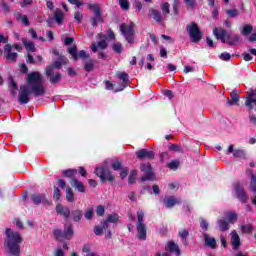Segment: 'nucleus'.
Masks as SVG:
<instances>
[{
  "mask_svg": "<svg viewBox=\"0 0 256 256\" xmlns=\"http://www.w3.org/2000/svg\"><path fill=\"white\" fill-rule=\"evenodd\" d=\"M168 167L170 169H177L179 167V161L173 160L172 162L168 163Z\"/></svg>",
  "mask_w": 256,
  "mask_h": 256,
  "instance_id": "nucleus-58",
  "label": "nucleus"
},
{
  "mask_svg": "<svg viewBox=\"0 0 256 256\" xmlns=\"http://www.w3.org/2000/svg\"><path fill=\"white\" fill-rule=\"evenodd\" d=\"M226 217L228 219V222H230L232 224L237 221V213H235V212H228L226 214Z\"/></svg>",
  "mask_w": 256,
  "mask_h": 256,
  "instance_id": "nucleus-41",
  "label": "nucleus"
},
{
  "mask_svg": "<svg viewBox=\"0 0 256 256\" xmlns=\"http://www.w3.org/2000/svg\"><path fill=\"white\" fill-rule=\"evenodd\" d=\"M78 59H89V54L85 50H81L78 53Z\"/></svg>",
  "mask_w": 256,
  "mask_h": 256,
  "instance_id": "nucleus-55",
  "label": "nucleus"
},
{
  "mask_svg": "<svg viewBox=\"0 0 256 256\" xmlns=\"http://www.w3.org/2000/svg\"><path fill=\"white\" fill-rule=\"evenodd\" d=\"M74 231L73 226H64V231L61 229L54 230V237L57 241H65L67 239L68 241L70 239H73Z\"/></svg>",
  "mask_w": 256,
  "mask_h": 256,
  "instance_id": "nucleus-6",
  "label": "nucleus"
},
{
  "mask_svg": "<svg viewBox=\"0 0 256 256\" xmlns=\"http://www.w3.org/2000/svg\"><path fill=\"white\" fill-rule=\"evenodd\" d=\"M56 213L58 215H62L65 219H69V217H71V210H69V207L63 206L62 204H58L56 206Z\"/></svg>",
  "mask_w": 256,
  "mask_h": 256,
  "instance_id": "nucleus-19",
  "label": "nucleus"
},
{
  "mask_svg": "<svg viewBox=\"0 0 256 256\" xmlns=\"http://www.w3.org/2000/svg\"><path fill=\"white\" fill-rule=\"evenodd\" d=\"M64 177H68L69 179H73L75 175H77V170L75 169H68L63 171Z\"/></svg>",
  "mask_w": 256,
  "mask_h": 256,
  "instance_id": "nucleus-37",
  "label": "nucleus"
},
{
  "mask_svg": "<svg viewBox=\"0 0 256 256\" xmlns=\"http://www.w3.org/2000/svg\"><path fill=\"white\" fill-rule=\"evenodd\" d=\"M26 63H29L30 65L35 64V58L30 53L27 54V60Z\"/></svg>",
  "mask_w": 256,
  "mask_h": 256,
  "instance_id": "nucleus-59",
  "label": "nucleus"
},
{
  "mask_svg": "<svg viewBox=\"0 0 256 256\" xmlns=\"http://www.w3.org/2000/svg\"><path fill=\"white\" fill-rule=\"evenodd\" d=\"M127 175H129V170L127 168H122V171L120 173L121 179H125V177H127Z\"/></svg>",
  "mask_w": 256,
  "mask_h": 256,
  "instance_id": "nucleus-61",
  "label": "nucleus"
},
{
  "mask_svg": "<svg viewBox=\"0 0 256 256\" xmlns=\"http://www.w3.org/2000/svg\"><path fill=\"white\" fill-rule=\"evenodd\" d=\"M233 156L238 159H243L245 157V151L242 149H235Z\"/></svg>",
  "mask_w": 256,
  "mask_h": 256,
  "instance_id": "nucleus-47",
  "label": "nucleus"
},
{
  "mask_svg": "<svg viewBox=\"0 0 256 256\" xmlns=\"http://www.w3.org/2000/svg\"><path fill=\"white\" fill-rule=\"evenodd\" d=\"M180 203L181 201L175 199V197L173 196H168L163 199V204L165 205V207H167V209H171L176 205H180Z\"/></svg>",
  "mask_w": 256,
  "mask_h": 256,
  "instance_id": "nucleus-20",
  "label": "nucleus"
},
{
  "mask_svg": "<svg viewBox=\"0 0 256 256\" xmlns=\"http://www.w3.org/2000/svg\"><path fill=\"white\" fill-rule=\"evenodd\" d=\"M246 173L251 177L250 190L252 191V193L255 194L254 197L250 198V200L252 201V204H254L256 207V175L253 174V171L249 168L246 169Z\"/></svg>",
  "mask_w": 256,
  "mask_h": 256,
  "instance_id": "nucleus-13",
  "label": "nucleus"
},
{
  "mask_svg": "<svg viewBox=\"0 0 256 256\" xmlns=\"http://www.w3.org/2000/svg\"><path fill=\"white\" fill-rule=\"evenodd\" d=\"M135 24L131 23L130 25H127L126 23H123L120 25V31L122 35H124L127 43H130L133 45L135 43V38L133 35H135Z\"/></svg>",
  "mask_w": 256,
  "mask_h": 256,
  "instance_id": "nucleus-7",
  "label": "nucleus"
},
{
  "mask_svg": "<svg viewBox=\"0 0 256 256\" xmlns=\"http://www.w3.org/2000/svg\"><path fill=\"white\" fill-rule=\"evenodd\" d=\"M204 241L207 247H210V249H216L217 240H215V238H211L209 234H204Z\"/></svg>",
  "mask_w": 256,
  "mask_h": 256,
  "instance_id": "nucleus-24",
  "label": "nucleus"
},
{
  "mask_svg": "<svg viewBox=\"0 0 256 256\" xmlns=\"http://www.w3.org/2000/svg\"><path fill=\"white\" fill-rule=\"evenodd\" d=\"M112 49L113 51H115V53H121V51H123V45H121V43H115L112 45Z\"/></svg>",
  "mask_w": 256,
  "mask_h": 256,
  "instance_id": "nucleus-49",
  "label": "nucleus"
},
{
  "mask_svg": "<svg viewBox=\"0 0 256 256\" xmlns=\"http://www.w3.org/2000/svg\"><path fill=\"white\" fill-rule=\"evenodd\" d=\"M27 83L30 85L31 90H29V86L27 85L20 86L18 95L20 105H27V103L31 101V93H33L35 97H43L46 93L45 86H43V77H41L39 72H31L28 74Z\"/></svg>",
  "mask_w": 256,
  "mask_h": 256,
  "instance_id": "nucleus-1",
  "label": "nucleus"
},
{
  "mask_svg": "<svg viewBox=\"0 0 256 256\" xmlns=\"http://www.w3.org/2000/svg\"><path fill=\"white\" fill-rule=\"evenodd\" d=\"M119 221V215L117 214H110L108 218L101 222L100 226L94 227V234L97 236L103 235V231L109 229V223H117Z\"/></svg>",
  "mask_w": 256,
  "mask_h": 256,
  "instance_id": "nucleus-5",
  "label": "nucleus"
},
{
  "mask_svg": "<svg viewBox=\"0 0 256 256\" xmlns=\"http://www.w3.org/2000/svg\"><path fill=\"white\" fill-rule=\"evenodd\" d=\"M71 216L74 223H79L83 219V211L77 209L71 212Z\"/></svg>",
  "mask_w": 256,
  "mask_h": 256,
  "instance_id": "nucleus-29",
  "label": "nucleus"
},
{
  "mask_svg": "<svg viewBox=\"0 0 256 256\" xmlns=\"http://www.w3.org/2000/svg\"><path fill=\"white\" fill-rule=\"evenodd\" d=\"M231 245L235 251L241 247V238L235 230L231 232Z\"/></svg>",
  "mask_w": 256,
  "mask_h": 256,
  "instance_id": "nucleus-21",
  "label": "nucleus"
},
{
  "mask_svg": "<svg viewBox=\"0 0 256 256\" xmlns=\"http://www.w3.org/2000/svg\"><path fill=\"white\" fill-rule=\"evenodd\" d=\"M167 249L171 253H175L176 256H181V249H179V245H177L175 242L173 241L168 242Z\"/></svg>",
  "mask_w": 256,
  "mask_h": 256,
  "instance_id": "nucleus-26",
  "label": "nucleus"
},
{
  "mask_svg": "<svg viewBox=\"0 0 256 256\" xmlns=\"http://www.w3.org/2000/svg\"><path fill=\"white\" fill-rule=\"evenodd\" d=\"M68 53L73 57L75 61L79 59L78 53H77V46H72L68 48Z\"/></svg>",
  "mask_w": 256,
  "mask_h": 256,
  "instance_id": "nucleus-39",
  "label": "nucleus"
},
{
  "mask_svg": "<svg viewBox=\"0 0 256 256\" xmlns=\"http://www.w3.org/2000/svg\"><path fill=\"white\" fill-rule=\"evenodd\" d=\"M95 17L90 19L92 26L97 27V23H103V13L100 12L99 14H94Z\"/></svg>",
  "mask_w": 256,
  "mask_h": 256,
  "instance_id": "nucleus-31",
  "label": "nucleus"
},
{
  "mask_svg": "<svg viewBox=\"0 0 256 256\" xmlns=\"http://www.w3.org/2000/svg\"><path fill=\"white\" fill-rule=\"evenodd\" d=\"M11 49H13V46H11V44H7L4 47V51H5V53H7L6 59L8 61H10L11 63H16L17 57H19V55L17 54V52H11Z\"/></svg>",
  "mask_w": 256,
  "mask_h": 256,
  "instance_id": "nucleus-14",
  "label": "nucleus"
},
{
  "mask_svg": "<svg viewBox=\"0 0 256 256\" xmlns=\"http://www.w3.org/2000/svg\"><path fill=\"white\" fill-rule=\"evenodd\" d=\"M30 199L34 205H40V203H46V205H51L49 200L45 199V195L43 194H32Z\"/></svg>",
  "mask_w": 256,
  "mask_h": 256,
  "instance_id": "nucleus-17",
  "label": "nucleus"
},
{
  "mask_svg": "<svg viewBox=\"0 0 256 256\" xmlns=\"http://www.w3.org/2000/svg\"><path fill=\"white\" fill-rule=\"evenodd\" d=\"M186 30L190 36V39H192V43H199V41L203 39V33H201V30L199 29V26H197V23L192 22L186 27Z\"/></svg>",
  "mask_w": 256,
  "mask_h": 256,
  "instance_id": "nucleus-9",
  "label": "nucleus"
},
{
  "mask_svg": "<svg viewBox=\"0 0 256 256\" xmlns=\"http://www.w3.org/2000/svg\"><path fill=\"white\" fill-rule=\"evenodd\" d=\"M54 199L55 201H59L61 199V190H59L57 186H54Z\"/></svg>",
  "mask_w": 256,
  "mask_h": 256,
  "instance_id": "nucleus-50",
  "label": "nucleus"
},
{
  "mask_svg": "<svg viewBox=\"0 0 256 256\" xmlns=\"http://www.w3.org/2000/svg\"><path fill=\"white\" fill-rule=\"evenodd\" d=\"M75 41V38L73 37H67L64 40V45H71V43H73Z\"/></svg>",
  "mask_w": 256,
  "mask_h": 256,
  "instance_id": "nucleus-62",
  "label": "nucleus"
},
{
  "mask_svg": "<svg viewBox=\"0 0 256 256\" xmlns=\"http://www.w3.org/2000/svg\"><path fill=\"white\" fill-rule=\"evenodd\" d=\"M169 150L175 151L176 153H183V147H181V145L178 144H171L169 146Z\"/></svg>",
  "mask_w": 256,
  "mask_h": 256,
  "instance_id": "nucleus-44",
  "label": "nucleus"
},
{
  "mask_svg": "<svg viewBox=\"0 0 256 256\" xmlns=\"http://www.w3.org/2000/svg\"><path fill=\"white\" fill-rule=\"evenodd\" d=\"M179 235H180L181 239H187V237H189V231L182 230L179 232Z\"/></svg>",
  "mask_w": 256,
  "mask_h": 256,
  "instance_id": "nucleus-60",
  "label": "nucleus"
},
{
  "mask_svg": "<svg viewBox=\"0 0 256 256\" xmlns=\"http://www.w3.org/2000/svg\"><path fill=\"white\" fill-rule=\"evenodd\" d=\"M243 233H251L253 231V226L251 224L249 225H243L241 226Z\"/></svg>",
  "mask_w": 256,
  "mask_h": 256,
  "instance_id": "nucleus-52",
  "label": "nucleus"
},
{
  "mask_svg": "<svg viewBox=\"0 0 256 256\" xmlns=\"http://www.w3.org/2000/svg\"><path fill=\"white\" fill-rule=\"evenodd\" d=\"M22 43H23L25 49H27L28 51H31V53H35L36 48H35V44L33 42L27 40V38H23Z\"/></svg>",
  "mask_w": 256,
  "mask_h": 256,
  "instance_id": "nucleus-30",
  "label": "nucleus"
},
{
  "mask_svg": "<svg viewBox=\"0 0 256 256\" xmlns=\"http://www.w3.org/2000/svg\"><path fill=\"white\" fill-rule=\"evenodd\" d=\"M74 19L77 21V23H81L83 19V14L79 11L75 12Z\"/></svg>",
  "mask_w": 256,
  "mask_h": 256,
  "instance_id": "nucleus-57",
  "label": "nucleus"
},
{
  "mask_svg": "<svg viewBox=\"0 0 256 256\" xmlns=\"http://www.w3.org/2000/svg\"><path fill=\"white\" fill-rule=\"evenodd\" d=\"M70 185L72 187H75L79 191V193H85V186L83 185V182H79L76 178H72L70 181Z\"/></svg>",
  "mask_w": 256,
  "mask_h": 256,
  "instance_id": "nucleus-25",
  "label": "nucleus"
},
{
  "mask_svg": "<svg viewBox=\"0 0 256 256\" xmlns=\"http://www.w3.org/2000/svg\"><path fill=\"white\" fill-rule=\"evenodd\" d=\"M99 39H101V41H99L98 43H92L91 45V50L93 51V53H97L98 49H107V47L109 46V44H107V36L103 35V34H98Z\"/></svg>",
  "mask_w": 256,
  "mask_h": 256,
  "instance_id": "nucleus-12",
  "label": "nucleus"
},
{
  "mask_svg": "<svg viewBox=\"0 0 256 256\" xmlns=\"http://www.w3.org/2000/svg\"><path fill=\"white\" fill-rule=\"evenodd\" d=\"M69 60L65 56H60V61H55L53 64H50L46 67L45 73L47 77H51L53 75L55 69H61L63 65H67Z\"/></svg>",
  "mask_w": 256,
  "mask_h": 256,
  "instance_id": "nucleus-10",
  "label": "nucleus"
},
{
  "mask_svg": "<svg viewBox=\"0 0 256 256\" xmlns=\"http://www.w3.org/2000/svg\"><path fill=\"white\" fill-rule=\"evenodd\" d=\"M55 256H65V252L61 249L58 248L55 252H54Z\"/></svg>",
  "mask_w": 256,
  "mask_h": 256,
  "instance_id": "nucleus-64",
  "label": "nucleus"
},
{
  "mask_svg": "<svg viewBox=\"0 0 256 256\" xmlns=\"http://www.w3.org/2000/svg\"><path fill=\"white\" fill-rule=\"evenodd\" d=\"M213 35L216 39H220L221 43H227V45L235 46L239 43V35H228L227 30L223 28H214Z\"/></svg>",
  "mask_w": 256,
  "mask_h": 256,
  "instance_id": "nucleus-3",
  "label": "nucleus"
},
{
  "mask_svg": "<svg viewBox=\"0 0 256 256\" xmlns=\"http://www.w3.org/2000/svg\"><path fill=\"white\" fill-rule=\"evenodd\" d=\"M118 79H120V81H122V88L116 90V93L119 91H123V89H125V87H127V85L129 84V74H127L126 72H118Z\"/></svg>",
  "mask_w": 256,
  "mask_h": 256,
  "instance_id": "nucleus-22",
  "label": "nucleus"
},
{
  "mask_svg": "<svg viewBox=\"0 0 256 256\" xmlns=\"http://www.w3.org/2000/svg\"><path fill=\"white\" fill-rule=\"evenodd\" d=\"M137 219L136 229L138 231V239H140V241H146L147 225H145V212H143V210L137 212Z\"/></svg>",
  "mask_w": 256,
  "mask_h": 256,
  "instance_id": "nucleus-4",
  "label": "nucleus"
},
{
  "mask_svg": "<svg viewBox=\"0 0 256 256\" xmlns=\"http://www.w3.org/2000/svg\"><path fill=\"white\" fill-rule=\"evenodd\" d=\"M219 57L222 61H229L231 59V54L224 52Z\"/></svg>",
  "mask_w": 256,
  "mask_h": 256,
  "instance_id": "nucleus-56",
  "label": "nucleus"
},
{
  "mask_svg": "<svg viewBox=\"0 0 256 256\" xmlns=\"http://www.w3.org/2000/svg\"><path fill=\"white\" fill-rule=\"evenodd\" d=\"M48 77H50L49 78L50 83H52V85H55V84L59 83V80L61 79L62 76H61V74L56 73L54 76L52 74L51 76H48Z\"/></svg>",
  "mask_w": 256,
  "mask_h": 256,
  "instance_id": "nucleus-40",
  "label": "nucleus"
},
{
  "mask_svg": "<svg viewBox=\"0 0 256 256\" xmlns=\"http://www.w3.org/2000/svg\"><path fill=\"white\" fill-rule=\"evenodd\" d=\"M140 171L145 173V175L141 177L142 182L155 181V174L153 173V168H151V163L141 164Z\"/></svg>",
  "mask_w": 256,
  "mask_h": 256,
  "instance_id": "nucleus-11",
  "label": "nucleus"
},
{
  "mask_svg": "<svg viewBox=\"0 0 256 256\" xmlns=\"http://www.w3.org/2000/svg\"><path fill=\"white\" fill-rule=\"evenodd\" d=\"M251 31H253V26L246 24V25H244L241 33H242V35L247 36V35H250Z\"/></svg>",
  "mask_w": 256,
  "mask_h": 256,
  "instance_id": "nucleus-43",
  "label": "nucleus"
},
{
  "mask_svg": "<svg viewBox=\"0 0 256 256\" xmlns=\"http://www.w3.org/2000/svg\"><path fill=\"white\" fill-rule=\"evenodd\" d=\"M96 214L98 215V217H103L105 215V207L99 205L96 209Z\"/></svg>",
  "mask_w": 256,
  "mask_h": 256,
  "instance_id": "nucleus-51",
  "label": "nucleus"
},
{
  "mask_svg": "<svg viewBox=\"0 0 256 256\" xmlns=\"http://www.w3.org/2000/svg\"><path fill=\"white\" fill-rule=\"evenodd\" d=\"M235 191H236V197L237 199H239V201H241V203H247V201H249V196H247V193H245V190H243V187H240L239 185H237L235 187Z\"/></svg>",
  "mask_w": 256,
  "mask_h": 256,
  "instance_id": "nucleus-18",
  "label": "nucleus"
},
{
  "mask_svg": "<svg viewBox=\"0 0 256 256\" xmlns=\"http://www.w3.org/2000/svg\"><path fill=\"white\" fill-rule=\"evenodd\" d=\"M137 159H155V152L141 149L136 152Z\"/></svg>",
  "mask_w": 256,
  "mask_h": 256,
  "instance_id": "nucleus-16",
  "label": "nucleus"
},
{
  "mask_svg": "<svg viewBox=\"0 0 256 256\" xmlns=\"http://www.w3.org/2000/svg\"><path fill=\"white\" fill-rule=\"evenodd\" d=\"M170 5L169 3L165 2L161 5V9H162V16H164V18L167 17V15H169V13H171V10H170Z\"/></svg>",
  "mask_w": 256,
  "mask_h": 256,
  "instance_id": "nucleus-34",
  "label": "nucleus"
},
{
  "mask_svg": "<svg viewBox=\"0 0 256 256\" xmlns=\"http://www.w3.org/2000/svg\"><path fill=\"white\" fill-rule=\"evenodd\" d=\"M95 63V60H90L89 62H87L84 66L85 71H87V73H91V71L95 69Z\"/></svg>",
  "mask_w": 256,
  "mask_h": 256,
  "instance_id": "nucleus-36",
  "label": "nucleus"
},
{
  "mask_svg": "<svg viewBox=\"0 0 256 256\" xmlns=\"http://www.w3.org/2000/svg\"><path fill=\"white\" fill-rule=\"evenodd\" d=\"M256 96V90H252L249 95L247 100L245 101L246 107L251 111L253 109V104L256 106V98H253Z\"/></svg>",
  "mask_w": 256,
  "mask_h": 256,
  "instance_id": "nucleus-23",
  "label": "nucleus"
},
{
  "mask_svg": "<svg viewBox=\"0 0 256 256\" xmlns=\"http://www.w3.org/2000/svg\"><path fill=\"white\" fill-rule=\"evenodd\" d=\"M148 15H149V17H152V19H154V21H156V23H163V20L165 19L163 14H161V11H159L155 8H150L148 10Z\"/></svg>",
  "mask_w": 256,
  "mask_h": 256,
  "instance_id": "nucleus-15",
  "label": "nucleus"
},
{
  "mask_svg": "<svg viewBox=\"0 0 256 256\" xmlns=\"http://www.w3.org/2000/svg\"><path fill=\"white\" fill-rule=\"evenodd\" d=\"M119 5L123 11H129V0H119Z\"/></svg>",
  "mask_w": 256,
  "mask_h": 256,
  "instance_id": "nucleus-45",
  "label": "nucleus"
},
{
  "mask_svg": "<svg viewBox=\"0 0 256 256\" xmlns=\"http://www.w3.org/2000/svg\"><path fill=\"white\" fill-rule=\"evenodd\" d=\"M180 7H181V2L179 0H174L172 5L174 15H179Z\"/></svg>",
  "mask_w": 256,
  "mask_h": 256,
  "instance_id": "nucleus-42",
  "label": "nucleus"
},
{
  "mask_svg": "<svg viewBox=\"0 0 256 256\" xmlns=\"http://www.w3.org/2000/svg\"><path fill=\"white\" fill-rule=\"evenodd\" d=\"M200 227L203 231H208L209 229V222H207V220L201 218L200 220Z\"/></svg>",
  "mask_w": 256,
  "mask_h": 256,
  "instance_id": "nucleus-48",
  "label": "nucleus"
},
{
  "mask_svg": "<svg viewBox=\"0 0 256 256\" xmlns=\"http://www.w3.org/2000/svg\"><path fill=\"white\" fill-rule=\"evenodd\" d=\"M229 223L230 222L227 221V219H225V218L217 220V225H218L220 231H229V228H230Z\"/></svg>",
  "mask_w": 256,
  "mask_h": 256,
  "instance_id": "nucleus-27",
  "label": "nucleus"
},
{
  "mask_svg": "<svg viewBox=\"0 0 256 256\" xmlns=\"http://www.w3.org/2000/svg\"><path fill=\"white\" fill-rule=\"evenodd\" d=\"M121 165V161H119V159H116V161L112 163V169L114 171H119V169H121Z\"/></svg>",
  "mask_w": 256,
  "mask_h": 256,
  "instance_id": "nucleus-53",
  "label": "nucleus"
},
{
  "mask_svg": "<svg viewBox=\"0 0 256 256\" xmlns=\"http://www.w3.org/2000/svg\"><path fill=\"white\" fill-rule=\"evenodd\" d=\"M89 11H93L94 15H97L101 12V6L97 3H89L88 4Z\"/></svg>",
  "mask_w": 256,
  "mask_h": 256,
  "instance_id": "nucleus-32",
  "label": "nucleus"
},
{
  "mask_svg": "<svg viewBox=\"0 0 256 256\" xmlns=\"http://www.w3.org/2000/svg\"><path fill=\"white\" fill-rule=\"evenodd\" d=\"M94 173L97 177H99L102 183H106V181H109V183H113L115 181V176H113V174H111V171L108 170V168L105 166L97 167Z\"/></svg>",
  "mask_w": 256,
  "mask_h": 256,
  "instance_id": "nucleus-8",
  "label": "nucleus"
},
{
  "mask_svg": "<svg viewBox=\"0 0 256 256\" xmlns=\"http://www.w3.org/2000/svg\"><path fill=\"white\" fill-rule=\"evenodd\" d=\"M227 15H229V17H237L239 15V10L237 9H232V10H227L226 11Z\"/></svg>",
  "mask_w": 256,
  "mask_h": 256,
  "instance_id": "nucleus-54",
  "label": "nucleus"
},
{
  "mask_svg": "<svg viewBox=\"0 0 256 256\" xmlns=\"http://www.w3.org/2000/svg\"><path fill=\"white\" fill-rule=\"evenodd\" d=\"M230 97L231 99L228 100V105L231 107L233 105H236V103H239V93L237 92V90H233L231 93H230Z\"/></svg>",
  "mask_w": 256,
  "mask_h": 256,
  "instance_id": "nucleus-28",
  "label": "nucleus"
},
{
  "mask_svg": "<svg viewBox=\"0 0 256 256\" xmlns=\"http://www.w3.org/2000/svg\"><path fill=\"white\" fill-rule=\"evenodd\" d=\"M249 119H250L251 125H253L254 127H256V117H255V115L250 114V115H249Z\"/></svg>",
  "mask_w": 256,
  "mask_h": 256,
  "instance_id": "nucleus-63",
  "label": "nucleus"
},
{
  "mask_svg": "<svg viewBox=\"0 0 256 256\" xmlns=\"http://www.w3.org/2000/svg\"><path fill=\"white\" fill-rule=\"evenodd\" d=\"M83 253H85V256H97V253L92 252L91 248L87 245H85L82 249Z\"/></svg>",
  "mask_w": 256,
  "mask_h": 256,
  "instance_id": "nucleus-46",
  "label": "nucleus"
},
{
  "mask_svg": "<svg viewBox=\"0 0 256 256\" xmlns=\"http://www.w3.org/2000/svg\"><path fill=\"white\" fill-rule=\"evenodd\" d=\"M5 236L4 247L8 249V253L13 256L21 255V244L23 243L21 233L13 231L11 228H6Z\"/></svg>",
  "mask_w": 256,
  "mask_h": 256,
  "instance_id": "nucleus-2",
  "label": "nucleus"
},
{
  "mask_svg": "<svg viewBox=\"0 0 256 256\" xmlns=\"http://www.w3.org/2000/svg\"><path fill=\"white\" fill-rule=\"evenodd\" d=\"M95 215V209L93 207H89L85 214L84 217L85 219H87L88 221H91V219H93V216Z\"/></svg>",
  "mask_w": 256,
  "mask_h": 256,
  "instance_id": "nucleus-35",
  "label": "nucleus"
},
{
  "mask_svg": "<svg viewBox=\"0 0 256 256\" xmlns=\"http://www.w3.org/2000/svg\"><path fill=\"white\" fill-rule=\"evenodd\" d=\"M66 200L69 203H73V201H75V194L73 193V190L71 189V187L66 188Z\"/></svg>",
  "mask_w": 256,
  "mask_h": 256,
  "instance_id": "nucleus-33",
  "label": "nucleus"
},
{
  "mask_svg": "<svg viewBox=\"0 0 256 256\" xmlns=\"http://www.w3.org/2000/svg\"><path fill=\"white\" fill-rule=\"evenodd\" d=\"M54 19H55L56 23L61 25L63 23V11H61V10L56 11L54 14Z\"/></svg>",
  "mask_w": 256,
  "mask_h": 256,
  "instance_id": "nucleus-38",
  "label": "nucleus"
}]
</instances>
